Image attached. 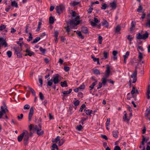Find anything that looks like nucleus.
<instances>
[{
	"instance_id": "1",
	"label": "nucleus",
	"mask_w": 150,
	"mask_h": 150,
	"mask_svg": "<svg viewBox=\"0 0 150 150\" xmlns=\"http://www.w3.org/2000/svg\"><path fill=\"white\" fill-rule=\"evenodd\" d=\"M73 21H70L69 22L67 23V26L65 27L66 32L68 34L70 31L71 29H75L76 25H77V23L75 24L73 23Z\"/></svg>"
},
{
	"instance_id": "2",
	"label": "nucleus",
	"mask_w": 150,
	"mask_h": 150,
	"mask_svg": "<svg viewBox=\"0 0 150 150\" xmlns=\"http://www.w3.org/2000/svg\"><path fill=\"white\" fill-rule=\"evenodd\" d=\"M71 14L72 18V20L70 21H73V23L75 24L77 23V25L79 24L80 23V21H79V16L77 14L75 11H72Z\"/></svg>"
},
{
	"instance_id": "3",
	"label": "nucleus",
	"mask_w": 150,
	"mask_h": 150,
	"mask_svg": "<svg viewBox=\"0 0 150 150\" xmlns=\"http://www.w3.org/2000/svg\"><path fill=\"white\" fill-rule=\"evenodd\" d=\"M1 110L0 111V119L2 118L5 119L4 117H2L4 114H6V112H8L7 108L4 103H3V105L1 106Z\"/></svg>"
},
{
	"instance_id": "4",
	"label": "nucleus",
	"mask_w": 150,
	"mask_h": 150,
	"mask_svg": "<svg viewBox=\"0 0 150 150\" xmlns=\"http://www.w3.org/2000/svg\"><path fill=\"white\" fill-rule=\"evenodd\" d=\"M23 132L25 133L23 137L24 144L25 145H26L28 144V141L29 138V132L26 130H24Z\"/></svg>"
},
{
	"instance_id": "5",
	"label": "nucleus",
	"mask_w": 150,
	"mask_h": 150,
	"mask_svg": "<svg viewBox=\"0 0 150 150\" xmlns=\"http://www.w3.org/2000/svg\"><path fill=\"white\" fill-rule=\"evenodd\" d=\"M60 76L58 74H57L55 76L53 77V81L55 84H56L58 83L60 81V80L59 79Z\"/></svg>"
},
{
	"instance_id": "6",
	"label": "nucleus",
	"mask_w": 150,
	"mask_h": 150,
	"mask_svg": "<svg viewBox=\"0 0 150 150\" xmlns=\"http://www.w3.org/2000/svg\"><path fill=\"white\" fill-rule=\"evenodd\" d=\"M64 9V7L61 6H57L55 8L57 13L59 14L63 11Z\"/></svg>"
},
{
	"instance_id": "7",
	"label": "nucleus",
	"mask_w": 150,
	"mask_h": 150,
	"mask_svg": "<svg viewBox=\"0 0 150 150\" xmlns=\"http://www.w3.org/2000/svg\"><path fill=\"white\" fill-rule=\"evenodd\" d=\"M34 113V110L33 107H31L28 115V121H30Z\"/></svg>"
},
{
	"instance_id": "8",
	"label": "nucleus",
	"mask_w": 150,
	"mask_h": 150,
	"mask_svg": "<svg viewBox=\"0 0 150 150\" xmlns=\"http://www.w3.org/2000/svg\"><path fill=\"white\" fill-rule=\"evenodd\" d=\"M0 44L2 46H4L5 47H7V44L5 40L3 38H0Z\"/></svg>"
},
{
	"instance_id": "9",
	"label": "nucleus",
	"mask_w": 150,
	"mask_h": 150,
	"mask_svg": "<svg viewBox=\"0 0 150 150\" xmlns=\"http://www.w3.org/2000/svg\"><path fill=\"white\" fill-rule=\"evenodd\" d=\"M34 129L35 131H37V134L39 136L41 135L44 133L43 131H41L40 133H39L38 131L40 129L37 125L35 126L34 127Z\"/></svg>"
},
{
	"instance_id": "10",
	"label": "nucleus",
	"mask_w": 150,
	"mask_h": 150,
	"mask_svg": "<svg viewBox=\"0 0 150 150\" xmlns=\"http://www.w3.org/2000/svg\"><path fill=\"white\" fill-rule=\"evenodd\" d=\"M22 48L18 47H15L13 48L15 54H16L20 52H21L22 51Z\"/></svg>"
},
{
	"instance_id": "11",
	"label": "nucleus",
	"mask_w": 150,
	"mask_h": 150,
	"mask_svg": "<svg viewBox=\"0 0 150 150\" xmlns=\"http://www.w3.org/2000/svg\"><path fill=\"white\" fill-rule=\"evenodd\" d=\"M110 7L114 10L116 9L117 5L116 3V2L115 1H113L110 3Z\"/></svg>"
},
{
	"instance_id": "12",
	"label": "nucleus",
	"mask_w": 150,
	"mask_h": 150,
	"mask_svg": "<svg viewBox=\"0 0 150 150\" xmlns=\"http://www.w3.org/2000/svg\"><path fill=\"white\" fill-rule=\"evenodd\" d=\"M27 54H28V55L29 56H31L32 55H33L34 54L33 52L31 51L28 48H27L25 51Z\"/></svg>"
},
{
	"instance_id": "13",
	"label": "nucleus",
	"mask_w": 150,
	"mask_h": 150,
	"mask_svg": "<svg viewBox=\"0 0 150 150\" xmlns=\"http://www.w3.org/2000/svg\"><path fill=\"white\" fill-rule=\"evenodd\" d=\"M95 82L92 83V84L89 87V88H90V91L91 90L94 88V86L97 84V80L95 79Z\"/></svg>"
},
{
	"instance_id": "14",
	"label": "nucleus",
	"mask_w": 150,
	"mask_h": 150,
	"mask_svg": "<svg viewBox=\"0 0 150 150\" xmlns=\"http://www.w3.org/2000/svg\"><path fill=\"white\" fill-rule=\"evenodd\" d=\"M24 133H25L23 132L22 134L18 137L17 140L19 142H20L22 140L24 135L25 134Z\"/></svg>"
},
{
	"instance_id": "15",
	"label": "nucleus",
	"mask_w": 150,
	"mask_h": 150,
	"mask_svg": "<svg viewBox=\"0 0 150 150\" xmlns=\"http://www.w3.org/2000/svg\"><path fill=\"white\" fill-rule=\"evenodd\" d=\"M84 111L86 113V114L88 115H90L92 112V110L88 109L86 108L84 109Z\"/></svg>"
},
{
	"instance_id": "16",
	"label": "nucleus",
	"mask_w": 150,
	"mask_h": 150,
	"mask_svg": "<svg viewBox=\"0 0 150 150\" xmlns=\"http://www.w3.org/2000/svg\"><path fill=\"white\" fill-rule=\"evenodd\" d=\"M118 133L119 132L118 130H115L113 131L112 132V134L113 137L116 138H117L118 137Z\"/></svg>"
},
{
	"instance_id": "17",
	"label": "nucleus",
	"mask_w": 150,
	"mask_h": 150,
	"mask_svg": "<svg viewBox=\"0 0 150 150\" xmlns=\"http://www.w3.org/2000/svg\"><path fill=\"white\" fill-rule=\"evenodd\" d=\"M149 33L146 31L145 33L142 35V39L145 40L147 38L149 37Z\"/></svg>"
},
{
	"instance_id": "18",
	"label": "nucleus",
	"mask_w": 150,
	"mask_h": 150,
	"mask_svg": "<svg viewBox=\"0 0 150 150\" xmlns=\"http://www.w3.org/2000/svg\"><path fill=\"white\" fill-rule=\"evenodd\" d=\"M108 80V79H107L106 78H104V77H102L101 80V81H102V83H101L104 86H105Z\"/></svg>"
},
{
	"instance_id": "19",
	"label": "nucleus",
	"mask_w": 150,
	"mask_h": 150,
	"mask_svg": "<svg viewBox=\"0 0 150 150\" xmlns=\"http://www.w3.org/2000/svg\"><path fill=\"white\" fill-rule=\"evenodd\" d=\"M135 25V22H134L133 21H132L131 23V27L130 29L131 32H132L134 30Z\"/></svg>"
},
{
	"instance_id": "20",
	"label": "nucleus",
	"mask_w": 150,
	"mask_h": 150,
	"mask_svg": "<svg viewBox=\"0 0 150 150\" xmlns=\"http://www.w3.org/2000/svg\"><path fill=\"white\" fill-rule=\"evenodd\" d=\"M137 70L136 68L134 73L131 75V77L132 78H137Z\"/></svg>"
},
{
	"instance_id": "21",
	"label": "nucleus",
	"mask_w": 150,
	"mask_h": 150,
	"mask_svg": "<svg viewBox=\"0 0 150 150\" xmlns=\"http://www.w3.org/2000/svg\"><path fill=\"white\" fill-rule=\"evenodd\" d=\"M76 130H77L78 131H81L82 130V129H83V127L81 125H79L76 126Z\"/></svg>"
},
{
	"instance_id": "22",
	"label": "nucleus",
	"mask_w": 150,
	"mask_h": 150,
	"mask_svg": "<svg viewBox=\"0 0 150 150\" xmlns=\"http://www.w3.org/2000/svg\"><path fill=\"white\" fill-rule=\"evenodd\" d=\"M38 80L39 83L40 84V86H42V85L43 81L42 80V77L41 76H38Z\"/></svg>"
},
{
	"instance_id": "23",
	"label": "nucleus",
	"mask_w": 150,
	"mask_h": 150,
	"mask_svg": "<svg viewBox=\"0 0 150 150\" xmlns=\"http://www.w3.org/2000/svg\"><path fill=\"white\" fill-rule=\"evenodd\" d=\"M72 91L71 89H70L69 91H62V93L64 95L68 94L71 92Z\"/></svg>"
},
{
	"instance_id": "24",
	"label": "nucleus",
	"mask_w": 150,
	"mask_h": 150,
	"mask_svg": "<svg viewBox=\"0 0 150 150\" xmlns=\"http://www.w3.org/2000/svg\"><path fill=\"white\" fill-rule=\"evenodd\" d=\"M102 25L104 26H105L106 28H108V24L107 21L106 20H104L102 22Z\"/></svg>"
},
{
	"instance_id": "25",
	"label": "nucleus",
	"mask_w": 150,
	"mask_h": 150,
	"mask_svg": "<svg viewBox=\"0 0 150 150\" xmlns=\"http://www.w3.org/2000/svg\"><path fill=\"white\" fill-rule=\"evenodd\" d=\"M60 84L61 86L63 87L67 86V82L66 81H65L63 82L61 81L60 83Z\"/></svg>"
},
{
	"instance_id": "26",
	"label": "nucleus",
	"mask_w": 150,
	"mask_h": 150,
	"mask_svg": "<svg viewBox=\"0 0 150 150\" xmlns=\"http://www.w3.org/2000/svg\"><path fill=\"white\" fill-rule=\"evenodd\" d=\"M40 40V37H37L34 39L33 42H32V43H35L38 42Z\"/></svg>"
},
{
	"instance_id": "27",
	"label": "nucleus",
	"mask_w": 150,
	"mask_h": 150,
	"mask_svg": "<svg viewBox=\"0 0 150 150\" xmlns=\"http://www.w3.org/2000/svg\"><path fill=\"white\" fill-rule=\"evenodd\" d=\"M139 56H138V58L139 59V61H141L143 58V54L141 52H140L139 51Z\"/></svg>"
},
{
	"instance_id": "28",
	"label": "nucleus",
	"mask_w": 150,
	"mask_h": 150,
	"mask_svg": "<svg viewBox=\"0 0 150 150\" xmlns=\"http://www.w3.org/2000/svg\"><path fill=\"white\" fill-rule=\"evenodd\" d=\"M82 32L85 34H86L88 33V30L87 28L84 27L81 28Z\"/></svg>"
},
{
	"instance_id": "29",
	"label": "nucleus",
	"mask_w": 150,
	"mask_h": 150,
	"mask_svg": "<svg viewBox=\"0 0 150 150\" xmlns=\"http://www.w3.org/2000/svg\"><path fill=\"white\" fill-rule=\"evenodd\" d=\"M28 89L32 93L34 96H35V92L34 90L30 86H28Z\"/></svg>"
},
{
	"instance_id": "30",
	"label": "nucleus",
	"mask_w": 150,
	"mask_h": 150,
	"mask_svg": "<svg viewBox=\"0 0 150 150\" xmlns=\"http://www.w3.org/2000/svg\"><path fill=\"white\" fill-rule=\"evenodd\" d=\"M49 22L50 24H52L54 23V18L52 16H50L49 19Z\"/></svg>"
},
{
	"instance_id": "31",
	"label": "nucleus",
	"mask_w": 150,
	"mask_h": 150,
	"mask_svg": "<svg viewBox=\"0 0 150 150\" xmlns=\"http://www.w3.org/2000/svg\"><path fill=\"white\" fill-rule=\"evenodd\" d=\"M53 79H50L47 81V86H51L53 84Z\"/></svg>"
},
{
	"instance_id": "32",
	"label": "nucleus",
	"mask_w": 150,
	"mask_h": 150,
	"mask_svg": "<svg viewBox=\"0 0 150 150\" xmlns=\"http://www.w3.org/2000/svg\"><path fill=\"white\" fill-rule=\"evenodd\" d=\"M79 3L80 2H79L74 1L72 3H70V4L73 7H74L75 6L78 5Z\"/></svg>"
},
{
	"instance_id": "33",
	"label": "nucleus",
	"mask_w": 150,
	"mask_h": 150,
	"mask_svg": "<svg viewBox=\"0 0 150 150\" xmlns=\"http://www.w3.org/2000/svg\"><path fill=\"white\" fill-rule=\"evenodd\" d=\"M87 119V117L86 118L82 117L81 120L79 122L80 123H81L82 125L84 124V122Z\"/></svg>"
},
{
	"instance_id": "34",
	"label": "nucleus",
	"mask_w": 150,
	"mask_h": 150,
	"mask_svg": "<svg viewBox=\"0 0 150 150\" xmlns=\"http://www.w3.org/2000/svg\"><path fill=\"white\" fill-rule=\"evenodd\" d=\"M11 5L12 6L17 8L18 7L17 3L15 1H12L11 3Z\"/></svg>"
},
{
	"instance_id": "35",
	"label": "nucleus",
	"mask_w": 150,
	"mask_h": 150,
	"mask_svg": "<svg viewBox=\"0 0 150 150\" xmlns=\"http://www.w3.org/2000/svg\"><path fill=\"white\" fill-rule=\"evenodd\" d=\"M136 38L138 40H140L142 39V35H141L140 33L136 34Z\"/></svg>"
},
{
	"instance_id": "36",
	"label": "nucleus",
	"mask_w": 150,
	"mask_h": 150,
	"mask_svg": "<svg viewBox=\"0 0 150 150\" xmlns=\"http://www.w3.org/2000/svg\"><path fill=\"white\" fill-rule=\"evenodd\" d=\"M60 137L59 136H57L56 138L52 141L53 142H59Z\"/></svg>"
},
{
	"instance_id": "37",
	"label": "nucleus",
	"mask_w": 150,
	"mask_h": 150,
	"mask_svg": "<svg viewBox=\"0 0 150 150\" xmlns=\"http://www.w3.org/2000/svg\"><path fill=\"white\" fill-rule=\"evenodd\" d=\"M85 108H86L85 104H83L80 107L79 110V111L80 112H83V110Z\"/></svg>"
},
{
	"instance_id": "38",
	"label": "nucleus",
	"mask_w": 150,
	"mask_h": 150,
	"mask_svg": "<svg viewBox=\"0 0 150 150\" xmlns=\"http://www.w3.org/2000/svg\"><path fill=\"white\" fill-rule=\"evenodd\" d=\"M73 105H70L69 107V112H70L71 114H72L73 112V111H72L73 109Z\"/></svg>"
},
{
	"instance_id": "39",
	"label": "nucleus",
	"mask_w": 150,
	"mask_h": 150,
	"mask_svg": "<svg viewBox=\"0 0 150 150\" xmlns=\"http://www.w3.org/2000/svg\"><path fill=\"white\" fill-rule=\"evenodd\" d=\"M109 54V53L106 52L105 51L103 52V57L105 59H106L108 58V55Z\"/></svg>"
},
{
	"instance_id": "40",
	"label": "nucleus",
	"mask_w": 150,
	"mask_h": 150,
	"mask_svg": "<svg viewBox=\"0 0 150 150\" xmlns=\"http://www.w3.org/2000/svg\"><path fill=\"white\" fill-rule=\"evenodd\" d=\"M77 34L78 36L81 39H83L84 38L83 36L82 35L81 32L80 31H77L76 33Z\"/></svg>"
},
{
	"instance_id": "41",
	"label": "nucleus",
	"mask_w": 150,
	"mask_h": 150,
	"mask_svg": "<svg viewBox=\"0 0 150 150\" xmlns=\"http://www.w3.org/2000/svg\"><path fill=\"white\" fill-rule=\"evenodd\" d=\"M129 54V51L127 52H126L125 54L123 56L124 59H127V58L128 57Z\"/></svg>"
},
{
	"instance_id": "42",
	"label": "nucleus",
	"mask_w": 150,
	"mask_h": 150,
	"mask_svg": "<svg viewBox=\"0 0 150 150\" xmlns=\"http://www.w3.org/2000/svg\"><path fill=\"white\" fill-rule=\"evenodd\" d=\"M39 50L43 54H44L45 53L46 50L45 49H43L42 47H40Z\"/></svg>"
},
{
	"instance_id": "43",
	"label": "nucleus",
	"mask_w": 150,
	"mask_h": 150,
	"mask_svg": "<svg viewBox=\"0 0 150 150\" xmlns=\"http://www.w3.org/2000/svg\"><path fill=\"white\" fill-rule=\"evenodd\" d=\"M103 40V37L101 36H99L98 38V40L99 41L98 43L99 44H102Z\"/></svg>"
},
{
	"instance_id": "44",
	"label": "nucleus",
	"mask_w": 150,
	"mask_h": 150,
	"mask_svg": "<svg viewBox=\"0 0 150 150\" xmlns=\"http://www.w3.org/2000/svg\"><path fill=\"white\" fill-rule=\"evenodd\" d=\"M121 30V28L120 26L118 25L116 28L115 32V33H118Z\"/></svg>"
},
{
	"instance_id": "45",
	"label": "nucleus",
	"mask_w": 150,
	"mask_h": 150,
	"mask_svg": "<svg viewBox=\"0 0 150 150\" xmlns=\"http://www.w3.org/2000/svg\"><path fill=\"white\" fill-rule=\"evenodd\" d=\"M39 96L40 97V99L42 100L44 99V96H43V94L41 92H40L39 93Z\"/></svg>"
},
{
	"instance_id": "46",
	"label": "nucleus",
	"mask_w": 150,
	"mask_h": 150,
	"mask_svg": "<svg viewBox=\"0 0 150 150\" xmlns=\"http://www.w3.org/2000/svg\"><path fill=\"white\" fill-rule=\"evenodd\" d=\"M105 72L108 73L110 74V67L108 66L107 65L106 67V69L105 71Z\"/></svg>"
},
{
	"instance_id": "47",
	"label": "nucleus",
	"mask_w": 150,
	"mask_h": 150,
	"mask_svg": "<svg viewBox=\"0 0 150 150\" xmlns=\"http://www.w3.org/2000/svg\"><path fill=\"white\" fill-rule=\"evenodd\" d=\"M64 142V140L63 139H62L61 140H59V144L60 146H61L63 145Z\"/></svg>"
},
{
	"instance_id": "48",
	"label": "nucleus",
	"mask_w": 150,
	"mask_h": 150,
	"mask_svg": "<svg viewBox=\"0 0 150 150\" xmlns=\"http://www.w3.org/2000/svg\"><path fill=\"white\" fill-rule=\"evenodd\" d=\"M142 137L143 139L142 141L141 144L142 145H144L145 142H146V139L144 135H142Z\"/></svg>"
},
{
	"instance_id": "49",
	"label": "nucleus",
	"mask_w": 150,
	"mask_h": 150,
	"mask_svg": "<svg viewBox=\"0 0 150 150\" xmlns=\"http://www.w3.org/2000/svg\"><path fill=\"white\" fill-rule=\"evenodd\" d=\"M94 74L96 75L100 74V73L99 70L98 69H95L93 70Z\"/></svg>"
},
{
	"instance_id": "50",
	"label": "nucleus",
	"mask_w": 150,
	"mask_h": 150,
	"mask_svg": "<svg viewBox=\"0 0 150 150\" xmlns=\"http://www.w3.org/2000/svg\"><path fill=\"white\" fill-rule=\"evenodd\" d=\"M6 54L8 57L10 58L11 57L12 53L10 51H8L6 52Z\"/></svg>"
},
{
	"instance_id": "51",
	"label": "nucleus",
	"mask_w": 150,
	"mask_h": 150,
	"mask_svg": "<svg viewBox=\"0 0 150 150\" xmlns=\"http://www.w3.org/2000/svg\"><path fill=\"white\" fill-rule=\"evenodd\" d=\"M78 88L79 90H83L85 88V86L84 84L83 83L82 85H80Z\"/></svg>"
},
{
	"instance_id": "52",
	"label": "nucleus",
	"mask_w": 150,
	"mask_h": 150,
	"mask_svg": "<svg viewBox=\"0 0 150 150\" xmlns=\"http://www.w3.org/2000/svg\"><path fill=\"white\" fill-rule=\"evenodd\" d=\"M150 94V91H149V90L147 91L146 95L147 98L148 99H149L150 98V97L149 96Z\"/></svg>"
},
{
	"instance_id": "53",
	"label": "nucleus",
	"mask_w": 150,
	"mask_h": 150,
	"mask_svg": "<svg viewBox=\"0 0 150 150\" xmlns=\"http://www.w3.org/2000/svg\"><path fill=\"white\" fill-rule=\"evenodd\" d=\"M16 54L17 55V57L18 58H21L22 57V54L21 52L18 53Z\"/></svg>"
},
{
	"instance_id": "54",
	"label": "nucleus",
	"mask_w": 150,
	"mask_h": 150,
	"mask_svg": "<svg viewBox=\"0 0 150 150\" xmlns=\"http://www.w3.org/2000/svg\"><path fill=\"white\" fill-rule=\"evenodd\" d=\"M29 34L30 36H29L28 38L29 39L27 40V41H30L31 40L33 39V37L32 36V34L31 33H29Z\"/></svg>"
},
{
	"instance_id": "55",
	"label": "nucleus",
	"mask_w": 150,
	"mask_h": 150,
	"mask_svg": "<svg viewBox=\"0 0 150 150\" xmlns=\"http://www.w3.org/2000/svg\"><path fill=\"white\" fill-rule=\"evenodd\" d=\"M30 105L28 104L25 105L24 106V110H28L30 108Z\"/></svg>"
},
{
	"instance_id": "56",
	"label": "nucleus",
	"mask_w": 150,
	"mask_h": 150,
	"mask_svg": "<svg viewBox=\"0 0 150 150\" xmlns=\"http://www.w3.org/2000/svg\"><path fill=\"white\" fill-rule=\"evenodd\" d=\"M70 69V68L69 67L64 66V70L66 72L68 71Z\"/></svg>"
},
{
	"instance_id": "57",
	"label": "nucleus",
	"mask_w": 150,
	"mask_h": 150,
	"mask_svg": "<svg viewBox=\"0 0 150 150\" xmlns=\"http://www.w3.org/2000/svg\"><path fill=\"white\" fill-rule=\"evenodd\" d=\"M52 147L54 149H56L57 150H58V149L57 145L55 143L53 144L52 145Z\"/></svg>"
},
{
	"instance_id": "58",
	"label": "nucleus",
	"mask_w": 150,
	"mask_h": 150,
	"mask_svg": "<svg viewBox=\"0 0 150 150\" xmlns=\"http://www.w3.org/2000/svg\"><path fill=\"white\" fill-rule=\"evenodd\" d=\"M6 28V26L2 24L0 27V30H2L5 29Z\"/></svg>"
},
{
	"instance_id": "59",
	"label": "nucleus",
	"mask_w": 150,
	"mask_h": 150,
	"mask_svg": "<svg viewBox=\"0 0 150 150\" xmlns=\"http://www.w3.org/2000/svg\"><path fill=\"white\" fill-rule=\"evenodd\" d=\"M110 118H108L107 119L106 124V126H108L110 125Z\"/></svg>"
},
{
	"instance_id": "60",
	"label": "nucleus",
	"mask_w": 150,
	"mask_h": 150,
	"mask_svg": "<svg viewBox=\"0 0 150 150\" xmlns=\"http://www.w3.org/2000/svg\"><path fill=\"white\" fill-rule=\"evenodd\" d=\"M80 102L78 100L75 101L74 103V104L76 106H78Z\"/></svg>"
},
{
	"instance_id": "61",
	"label": "nucleus",
	"mask_w": 150,
	"mask_h": 150,
	"mask_svg": "<svg viewBox=\"0 0 150 150\" xmlns=\"http://www.w3.org/2000/svg\"><path fill=\"white\" fill-rule=\"evenodd\" d=\"M93 8H92L90 6L88 10V13H90L92 12L93 10Z\"/></svg>"
},
{
	"instance_id": "62",
	"label": "nucleus",
	"mask_w": 150,
	"mask_h": 150,
	"mask_svg": "<svg viewBox=\"0 0 150 150\" xmlns=\"http://www.w3.org/2000/svg\"><path fill=\"white\" fill-rule=\"evenodd\" d=\"M58 34L59 32L57 31H56L54 32V37L55 38H57V37H58Z\"/></svg>"
},
{
	"instance_id": "63",
	"label": "nucleus",
	"mask_w": 150,
	"mask_h": 150,
	"mask_svg": "<svg viewBox=\"0 0 150 150\" xmlns=\"http://www.w3.org/2000/svg\"><path fill=\"white\" fill-rule=\"evenodd\" d=\"M107 8L106 4H104L103 5H102V6L101 7V9L105 10Z\"/></svg>"
},
{
	"instance_id": "64",
	"label": "nucleus",
	"mask_w": 150,
	"mask_h": 150,
	"mask_svg": "<svg viewBox=\"0 0 150 150\" xmlns=\"http://www.w3.org/2000/svg\"><path fill=\"white\" fill-rule=\"evenodd\" d=\"M114 150H121V149L118 146H116L114 147Z\"/></svg>"
}]
</instances>
